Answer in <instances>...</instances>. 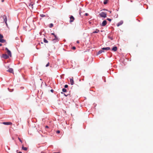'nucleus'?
I'll list each match as a JSON object with an SVG mask.
<instances>
[{"label":"nucleus","instance_id":"f257e3e1","mask_svg":"<svg viewBox=\"0 0 153 153\" xmlns=\"http://www.w3.org/2000/svg\"><path fill=\"white\" fill-rule=\"evenodd\" d=\"M54 37H55V38L52 39V41L53 43H55L59 41V39L56 35H55Z\"/></svg>","mask_w":153,"mask_h":153},{"label":"nucleus","instance_id":"f03ea898","mask_svg":"<svg viewBox=\"0 0 153 153\" xmlns=\"http://www.w3.org/2000/svg\"><path fill=\"white\" fill-rule=\"evenodd\" d=\"M100 16L102 18H105L106 17L107 14L104 12H102L100 13Z\"/></svg>","mask_w":153,"mask_h":153},{"label":"nucleus","instance_id":"7ed1b4c3","mask_svg":"<svg viewBox=\"0 0 153 153\" xmlns=\"http://www.w3.org/2000/svg\"><path fill=\"white\" fill-rule=\"evenodd\" d=\"M34 4V3L32 1H30V2L28 3V6L30 7L32 9L33 8V5Z\"/></svg>","mask_w":153,"mask_h":153},{"label":"nucleus","instance_id":"20e7f679","mask_svg":"<svg viewBox=\"0 0 153 153\" xmlns=\"http://www.w3.org/2000/svg\"><path fill=\"white\" fill-rule=\"evenodd\" d=\"M9 57V56L6 54L4 53L2 55V57L5 59H8Z\"/></svg>","mask_w":153,"mask_h":153},{"label":"nucleus","instance_id":"39448f33","mask_svg":"<svg viewBox=\"0 0 153 153\" xmlns=\"http://www.w3.org/2000/svg\"><path fill=\"white\" fill-rule=\"evenodd\" d=\"M1 123L5 125H12V123L10 122H3Z\"/></svg>","mask_w":153,"mask_h":153},{"label":"nucleus","instance_id":"423d86ee","mask_svg":"<svg viewBox=\"0 0 153 153\" xmlns=\"http://www.w3.org/2000/svg\"><path fill=\"white\" fill-rule=\"evenodd\" d=\"M107 21L106 20H104L102 22V24L101 25V26H102V27L105 26L107 24Z\"/></svg>","mask_w":153,"mask_h":153},{"label":"nucleus","instance_id":"0eeeda50","mask_svg":"<svg viewBox=\"0 0 153 153\" xmlns=\"http://www.w3.org/2000/svg\"><path fill=\"white\" fill-rule=\"evenodd\" d=\"M70 22H73L75 19L74 18L72 15L70 16Z\"/></svg>","mask_w":153,"mask_h":153},{"label":"nucleus","instance_id":"6e6552de","mask_svg":"<svg viewBox=\"0 0 153 153\" xmlns=\"http://www.w3.org/2000/svg\"><path fill=\"white\" fill-rule=\"evenodd\" d=\"M3 19L4 21V22L5 23L6 25L7 26V17L5 15L3 16Z\"/></svg>","mask_w":153,"mask_h":153},{"label":"nucleus","instance_id":"1a4fd4ad","mask_svg":"<svg viewBox=\"0 0 153 153\" xmlns=\"http://www.w3.org/2000/svg\"><path fill=\"white\" fill-rule=\"evenodd\" d=\"M102 49L104 51H108L110 49V48L109 47H107L106 48H102Z\"/></svg>","mask_w":153,"mask_h":153},{"label":"nucleus","instance_id":"9d476101","mask_svg":"<svg viewBox=\"0 0 153 153\" xmlns=\"http://www.w3.org/2000/svg\"><path fill=\"white\" fill-rule=\"evenodd\" d=\"M7 71H8L10 73H13V69L12 68H9L8 70Z\"/></svg>","mask_w":153,"mask_h":153},{"label":"nucleus","instance_id":"9b49d317","mask_svg":"<svg viewBox=\"0 0 153 153\" xmlns=\"http://www.w3.org/2000/svg\"><path fill=\"white\" fill-rule=\"evenodd\" d=\"M123 23V21H121L119 22L117 24V26L118 27L121 25H122Z\"/></svg>","mask_w":153,"mask_h":153},{"label":"nucleus","instance_id":"f8f14e48","mask_svg":"<svg viewBox=\"0 0 153 153\" xmlns=\"http://www.w3.org/2000/svg\"><path fill=\"white\" fill-rule=\"evenodd\" d=\"M71 84L73 85L74 84V81L73 78H70V79Z\"/></svg>","mask_w":153,"mask_h":153},{"label":"nucleus","instance_id":"ddd939ff","mask_svg":"<svg viewBox=\"0 0 153 153\" xmlns=\"http://www.w3.org/2000/svg\"><path fill=\"white\" fill-rule=\"evenodd\" d=\"M117 47L115 46L113 47L112 49V50L114 51H117Z\"/></svg>","mask_w":153,"mask_h":153},{"label":"nucleus","instance_id":"4468645a","mask_svg":"<svg viewBox=\"0 0 153 153\" xmlns=\"http://www.w3.org/2000/svg\"><path fill=\"white\" fill-rule=\"evenodd\" d=\"M104 52V50H103L102 49V50H100L97 53V54L98 55L100 54H101V53H102Z\"/></svg>","mask_w":153,"mask_h":153},{"label":"nucleus","instance_id":"2eb2a0df","mask_svg":"<svg viewBox=\"0 0 153 153\" xmlns=\"http://www.w3.org/2000/svg\"><path fill=\"white\" fill-rule=\"evenodd\" d=\"M7 52L8 54V55L10 57H11V53L10 51L9 50L7 51Z\"/></svg>","mask_w":153,"mask_h":153},{"label":"nucleus","instance_id":"dca6fc26","mask_svg":"<svg viewBox=\"0 0 153 153\" xmlns=\"http://www.w3.org/2000/svg\"><path fill=\"white\" fill-rule=\"evenodd\" d=\"M6 42L5 40L2 39V38L0 39V42L1 43H4Z\"/></svg>","mask_w":153,"mask_h":153},{"label":"nucleus","instance_id":"f3484780","mask_svg":"<svg viewBox=\"0 0 153 153\" xmlns=\"http://www.w3.org/2000/svg\"><path fill=\"white\" fill-rule=\"evenodd\" d=\"M99 31H100V30H99L96 29V30L95 31H93L92 33H99Z\"/></svg>","mask_w":153,"mask_h":153},{"label":"nucleus","instance_id":"a211bd4d","mask_svg":"<svg viewBox=\"0 0 153 153\" xmlns=\"http://www.w3.org/2000/svg\"><path fill=\"white\" fill-rule=\"evenodd\" d=\"M109 0H104L103 1V4H106Z\"/></svg>","mask_w":153,"mask_h":153},{"label":"nucleus","instance_id":"6ab92c4d","mask_svg":"<svg viewBox=\"0 0 153 153\" xmlns=\"http://www.w3.org/2000/svg\"><path fill=\"white\" fill-rule=\"evenodd\" d=\"M27 148L26 147H24V146H23L22 147V149L25 151H27Z\"/></svg>","mask_w":153,"mask_h":153},{"label":"nucleus","instance_id":"aec40b11","mask_svg":"<svg viewBox=\"0 0 153 153\" xmlns=\"http://www.w3.org/2000/svg\"><path fill=\"white\" fill-rule=\"evenodd\" d=\"M43 41L45 43H48V41L45 38L43 39Z\"/></svg>","mask_w":153,"mask_h":153},{"label":"nucleus","instance_id":"412c9836","mask_svg":"<svg viewBox=\"0 0 153 153\" xmlns=\"http://www.w3.org/2000/svg\"><path fill=\"white\" fill-rule=\"evenodd\" d=\"M62 91L63 93L66 92L67 91V90L65 88H63L62 89Z\"/></svg>","mask_w":153,"mask_h":153},{"label":"nucleus","instance_id":"4be33fe9","mask_svg":"<svg viewBox=\"0 0 153 153\" xmlns=\"http://www.w3.org/2000/svg\"><path fill=\"white\" fill-rule=\"evenodd\" d=\"M53 26V24L51 23L49 24V27L50 28H51Z\"/></svg>","mask_w":153,"mask_h":153},{"label":"nucleus","instance_id":"5701e85b","mask_svg":"<svg viewBox=\"0 0 153 153\" xmlns=\"http://www.w3.org/2000/svg\"><path fill=\"white\" fill-rule=\"evenodd\" d=\"M61 94H63L64 96H65L66 97H67V96H68V95H69V94H68L67 95H66L63 92H61Z\"/></svg>","mask_w":153,"mask_h":153},{"label":"nucleus","instance_id":"b1692460","mask_svg":"<svg viewBox=\"0 0 153 153\" xmlns=\"http://www.w3.org/2000/svg\"><path fill=\"white\" fill-rule=\"evenodd\" d=\"M108 38L109 39H111V40H113V37H111V36H108Z\"/></svg>","mask_w":153,"mask_h":153},{"label":"nucleus","instance_id":"393cba45","mask_svg":"<svg viewBox=\"0 0 153 153\" xmlns=\"http://www.w3.org/2000/svg\"><path fill=\"white\" fill-rule=\"evenodd\" d=\"M40 16L42 17H45V15L43 14H41L40 15Z\"/></svg>","mask_w":153,"mask_h":153},{"label":"nucleus","instance_id":"a878e982","mask_svg":"<svg viewBox=\"0 0 153 153\" xmlns=\"http://www.w3.org/2000/svg\"><path fill=\"white\" fill-rule=\"evenodd\" d=\"M3 38V36L0 33V39Z\"/></svg>","mask_w":153,"mask_h":153},{"label":"nucleus","instance_id":"bb28decb","mask_svg":"<svg viewBox=\"0 0 153 153\" xmlns=\"http://www.w3.org/2000/svg\"><path fill=\"white\" fill-rule=\"evenodd\" d=\"M107 20L109 21V22H111V19L110 18H107Z\"/></svg>","mask_w":153,"mask_h":153},{"label":"nucleus","instance_id":"cd10ccee","mask_svg":"<svg viewBox=\"0 0 153 153\" xmlns=\"http://www.w3.org/2000/svg\"><path fill=\"white\" fill-rule=\"evenodd\" d=\"M76 48L75 46H73L72 48V49L73 50H75Z\"/></svg>","mask_w":153,"mask_h":153},{"label":"nucleus","instance_id":"c85d7f7f","mask_svg":"<svg viewBox=\"0 0 153 153\" xmlns=\"http://www.w3.org/2000/svg\"><path fill=\"white\" fill-rule=\"evenodd\" d=\"M68 87V85H65L64 86V87L65 88H67Z\"/></svg>","mask_w":153,"mask_h":153},{"label":"nucleus","instance_id":"c756f323","mask_svg":"<svg viewBox=\"0 0 153 153\" xmlns=\"http://www.w3.org/2000/svg\"><path fill=\"white\" fill-rule=\"evenodd\" d=\"M18 140H19L20 142H21L22 143V141L20 138L18 137Z\"/></svg>","mask_w":153,"mask_h":153},{"label":"nucleus","instance_id":"7c9ffc66","mask_svg":"<svg viewBox=\"0 0 153 153\" xmlns=\"http://www.w3.org/2000/svg\"><path fill=\"white\" fill-rule=\"evenodd\" d=\"M56 132L57 134H59L60 133V131L59 130H58L56 131Z\"/></svg>","mask_w":153,"mask_h":153},{"label":"nucleus","instance_id":"2f4dec72","mask_svg":"<svg viewBox=\"0 0 153 153\" xmlns=\"http://www.w3.org/2000/svg\"><path fill=\"white\" fill-rule=\"evenodd\" d=\"M49 62L46 65V67H48L49 65Z\"/></svg>","mask_w":153,"mask_h":153},{"label":"nucleus","instance_id":"473e14b6","mask_svg":"<svg viewBox=\"0 0 153 153\" xmlns=\"http://www.w3.org/2000/svg\"><path fill=\"white\" fill-rule=\"evenodd\" d=\"M85 16H88V14L87 13H85Z\"/></svg>","mask_w":153,"mask_h":153},{"label":"nucleus","instance_id":"72a5a7b5","mask_svg":"<svg viewBox=\"0 0 153 153\" xmlns=\"http://www.w3.org/2000/svg\"><path fill=\"white\" fill-rule=\"evenodd\" d=\"M5 50L7 51L8 50H9L7 48H5Z\"/></svg>","mask_w":153,"mask_h":153},{"label":"nucleus","instance_id":"f704fd0d","mask_svg":"<svg viewBox=\"0 0 153 153\" xmlns=\"http://www.w3.org/2000/svg\"><path fill=\"white\" fill-rule=\"evenodd\" d=\"M51 35H53V36H55V35H56L54 33H52L51 34Z\"/></svg>","mask_w":153,"mask_h":153},{"label":"nucleus","instance_id":"c9c22d12","mask_svg":"<svg viewBox=\"0 0 153 153\" xmlns=\"http://www.w3.org/2000/svg\"><path fill=\"white\" fill-rule=\"evenodd\" d=\"M53 91H53V89H51V92H52V93L53 92Z\"/></svg>","mask_w":153,"mask_h":153},{"label":"nucleus","instance_id":"e433bc0d","mask_svg":"<svg viewBox=\"0 0 153 153\" xmlns=\"http://www.w3.org/2000/svg\"><path fill=\"white\" fill-rule=\"evenodd\" d=\"M76 42L77 43H79V40H77V41H76Z\"/></svg>","mask_w":153,"mask_h":153},{"label":"nucleus","instance_id":"4c0bfd02","mask_svg":"<svg viewBox=\"0 0 153 153\" xmlns=\"http://www.w3.org/2000/svg\"><path fill=\"white\" fill-rule=\"evenodd\" d=\"M42 32H39V34H40V35H42Z\"/></svg>","mask_w":153,"mask_h":153},{"label":"nucleus","instance_id":"58836bf2","mask_svg":"<svg viewBox=\"0 0 153 153\" xmlns=\"http://www.w3.org/2000/svg\"><path fill=\"white\" fill-rule=\"evenodd\" d=\"M45 127V128H48V126H46Z\"/></svg>","mask_w":153,"mask_h":153},{"label":"nucleus","instance_id":"ea45409f","mask_svg":"<svg viewBox=\"0 0 153 153\" xmlns=\"http://www.w3.org/2000/svg\"><path fill=\"white\" fill-rule=\"evenodd\" d=\"M2 46V44L1 43H0V46Z\"/></svg>","mask_w":153,"mask_h":153},{"label":"nucleus","instance_id":"a19ab883","mask_svg":"<svg viewBox=\"0 0 153 153\" xmlns=\"http://www.w3.org/2000/svg\"><path fill=\"white\" fill-rule=\"evenodd\" d=\"M17 153H22L21 152H19Z\"/></svg>","mask_w":153,"mask_h":153},{"label":"nucleus","instance_id":"79ce46f5","mask_svg":"<svg viewBox=\"0 0 153 153\" xmlns=\"http://www.w3.org/2000/svg\"><path fill=\"white\" fill-rule=\"evenodd\" d=\"M53 153H60V152H53Z\"/></svg>","mask_w":153,"mask_h":153},{"label":"nucleus","instance_id":"37998d69","mask_svg":"<svg viewBox=\"0 0 153 153\" xmlns=\"http://www.w3.org/2000/svg\"><path fill=\"white\" fill-rule=\"evenodd\" d=\"M1 1L2 2H3L4 1V0H2Z\"/></svg>","mask_w":153,"mask_h":153},{"label":"nucleus","instance_id":"c03bdc74","mask_svg":"<svg viewBox=\"0 0 153 153\" xmlns=\"http://www.w3.org/2000/svg\"><path fill=\"white\" fill-rule=\"evenodd\" d=\"M16 39H17V37H16Z\"/></svg>","mask_w":153,"mask_h":153},{"label":"nucleus","instance_id":"a18cd8bd","mask_svg":"<svg viewBox=\"0 0 153 153\" xmlns=\"http://www.w3.org/2000/svg\"><path fill=\"white\" fill-rule=\"evenodd\" d=\"M41 43L43 44V42H42Z\"/></svg>","mask_w":153,"mask_h":153}]
</instances>
